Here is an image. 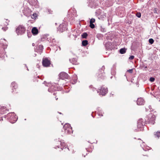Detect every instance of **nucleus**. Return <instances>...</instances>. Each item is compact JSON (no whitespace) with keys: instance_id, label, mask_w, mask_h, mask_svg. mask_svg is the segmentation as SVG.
Here are the masks:
<instances>
[{"instance_id":"nucleus-29","label":"nucleus","mask_w":160,"mask_h":160,"mask_svg":"<svg viewBox=\"0 0 160 160\" xmlns=\"http://www.w3.org/2000/svg\"><path fill=\"white\" fill-rule=\"evenodd\" d=\"M149 80L151 82H152L155 80V78H153L151 77L150 78Z\"/></svg>"},{"instance_id":"nucleus-15","label":"nucleus","mask_w":160,"mask_h":160,"mask_svg":"<svg viewBox=\"0 0 160 160\" xmlns=\"http://www.w3.org/2000/svg\"><path fill=\"white\" fill-rule=\"evenodd\" d=\"M77 58L76 57L72 58L71 63L73 64H76L77 62Z\"/></svg>"},{"instance_id":"nucleus-9","label":"nucleus","mask_w":160,"mask_h":160,"mask_svg":"<svg viewBox=\"0 0 160 160\" xmlns=\"http://www.w3.org/2000/svg\"><path fill=\"white\" fill-rule=\"evenodd\" d=\"M99 91V94L104 95L107 92L108 90L107 88L102 87L100 89Z\"/></svg>"},{"instance_id":"nucleus-10","label":"nucleus","mask_w":160,"mask_h":160,"mask_svg":"<svg viewBox=\"0 0 160 160\" xmlns=\"http://www.w3.org/2000/svg\"><path fill=\"white\" fill-rule=\"evenodd\" d=\"M70 125L69 124H66L63 126V128L65 129V132L67 133H69L70 130Z\"/></svg>"},{"instance_id":"nucleus-14","label":"nucleus","mask_w":160,"mask_h":160,"mask_svg":"<svg viewBox=\"0 0 160 160\" xmlns=\"http://www.w3.org/2000/svg\"><path fill=\"white\" fill-rule=\"evenodd\" d=\"M7 109L5 107H0V114H3L6 113Z\"/></svg>"},{"instance_id":"nucleus-7","label":"nucleus","mask_w":160,"mask_h":160,"mask_svg":"<svg viewBox=\"0 0 160 160\" xmlns=\"http://www.w3.org/2000/svg\"><path fill=\"white\" fill-rule=\"evenodd\" d=\"M145 125V123L142 119H140L139 120L138 122V127L139 128H142Z\"/></svg>"},{"instance_id":"nucleus-13","label":"nucleus","mask_w":160,"mask_h":160,"mask_svg":"<svg viewBox=\"0 0 160 160\" xmlns=\"http://www.w3.org/2000/svg\"><path fill=\"white\" fill-rule=\"evenodd\" d=\"M38 30L36 27H33L32 29V32L33 35H36L38 33Z\"/></svg>"},{"instance_id":"nucleus-4","label":"nucleus","mask_w":160,"mask_h":160,"mask_svg":"<svg viewBox=\"0 0 160 160\" xmlns=\"http://www.w3.org/2000/svg\"><path fill=\"white\" fill-rule=\"evenodd\" d=\"M50 64V61L47 58H43L42 61V64L44 67H48Z\"/></svg>"},{"instance_id":"nucleus-6","label":"nucleus","mask_w":160,"mask_h":160,"mask_svg":"<svg viewBox=\"0 0 160 160\" xmlns=\"http://www.w3.org/2000/svg\"><path fill=\"white\" fill-rule=\"evenodd\" d=\"M66 25L64 24H62L60 25L59 28H58V30L60 32H62L66 29Z\"/></svg>"},{"instance_id":"nucleus-22","label":"nucleus","mask_w":160,"mask_h":160,"mask_svg":"<svg viewBox=\"0 0 160 160\" xmlns=\"http://www.w3.org/2000/svg\"><path fill=\"white\" fill-rule=\"evenodd\" d=\"M88 35L87 33H83L82 35V38H86Z\"/></svg>"},{"instance_id":"nucleus-30","label":"nucleus","mask_w":160,"mask_h":160,"mask_svg":"<svg viewBox=\"0 0 160 160\" xmlns=\"http://www.w3.org/2000/svg\"><path fill=\"white\" fill-rule=\"evenodd\" d=\"M134 56H133V55H132V56H130L129 57V59H130V60H132V59H134Z\"/></svg>"},{"instance_id":"nucleus-17","label":"nucleus","mask_w":160,"mask_h":160,"mask_svg":"<svg viewBox=\"0 0 160 160\" xmlns=\"http://www.w3.org/2000/svg\"><path fill=\"white\" fill-rule=\"evenodd\" d=\"M73 82H72V84H74L77 82V77L76 75H73Z\"/></svg>"},{"instance_id":"nucleus-1","label":"nucleus","mask_w":160,"mask_h":160,"mask_svg":"<svg viewBox=\"0 0 160 160\" xmlns=\"http://www.w3.org/2000/svg\"><path fill=\"white\" fill-rule=\"evenodd\" d=\"M8 117L10 118V122L12 123H14L17 120V117L13 112L8 113Z\"/></svg>"},{"instance_id":"nucleus-8","label":"nucleus","mask_w":160,"mask_h":160,"mask_svg":"<svg viewBox=\"0 0 160 160\" xmlns=\"http://www.w3.org/2000/svg\"><path fill=\"white\" fill-rule=\"evenodd\" d=\"M59 77L61 79H64L68 78V74L65 72H62L60 73Z\"/></svg>"},{"instance_id":"nucleus-2","label":"nucleus","mask_w":160,"mask_h":160,"mask_svg":"<svg viewBox=\"0 0 160 160\" xmlns=\"http://www.w3.org/2000/svg\"><path fill=\"white\" fill-rule=\"evenodd\" d=\"M155 116L152 113L149 114L148 116V121L149 123L152 124H154L155 123Z\"/></svg>"},{"instance_id":"nucleus-35","label":"nucleus","mask_w":160,"mask_h":160,"mask_svg":"<svg viewBox=\"0 0 160 160\" xmlns=\"http://www.w3.org/2000/svg\"><path fill=\"white\" fill-rule=\"evenodd\" d=\"M75 12H76V11H75V10H74V12H73V13H74V14H73V15H74V14H75Z\"/></svg>"},{"instance_id":"nucleus-24","label":"nucleus","mask_w":160,"mask_h":160,"mask_svg":"<svg viewBox=\"0 0 160 160\" xmlns=\"http://www.w3.org/2000/svg\"><path fill=\"white\" fill-rule=\"evenodd\" d=\"M37 17V14L36 13H34L33 14V15H32L31 18L33 19H36Z\"/></svg>"},{"instance_id":"nucleus-36","label":"nucleus","mask_w":160,"mask_h":160,"mask_svg":"<svg viewBox=\"0 0 160 160\" xmlns=\"http://www.w3.org/2000/svg\"><path fill=\"white\" fill-rule=\"evenodd\" d=\"M94 89V90H93V91H94V90H96V89L94 88V89Z\"/></svg>"},{"instance_id":"nucleus-37","label":"nucleus","mask_w":160,"mask_h":160,"mask_svg":"<svg viewBox=\"0 0 160 160\" xmlns=\"http://www.w3.org/2000/svg\"><path fill=\"white\" fill-rule=\"evenodd\" d=\"M58 99V98H56V100H57Z\"/></svg>"},{"instance_id":"nucleus-5","label":"nucleus","mask_w":160,"mask_h":160,"mask_svg":"<svg viewBox=\"0 0 160 160\" xmlns=\"http://www.w3.org/2000/svg\"><path fill=\"white\" fill-rule=\"evenodd\" d=\"M23 12L26 16H28L31 14V10L28 8H26L23 10Z\"/></svg>"},{"instance_id":"nucleus-21","label":"nucleus","mask_w":160,"mask_h":160,"mask_svg":"<svg viewBox=\"0 0 160 160\" xmlns=\"http://www.w3.org/2000/svg\"><path fill=\"white\" fill-rule=\"evenodd\" d=\"M126 50L125 48H122L120 50V52L121 54H124L125 53Z\"/></svg>"},{"instance_id":"nucleus-31","label":"nucleus","mask_w":160,"mask_h":160,"mask_svg":"<svg viewBox=\"0 0 160 160\" xmlns=\"http://www.w3.org/2000/svg\"><path fill=\"white\" fill-rule=\"evenodd\" d=\"M12 86H13L14 87H16V83L15 82H12Z\"/></svg>"},{"instance_id":"nucleus-28","label":"nucleus","mask_w":160,"mask_h":160,"mask_svg":"<svg viewBox=\"0 0 160 160\" xmlns=\"http://www.w3.org/2000/svg\"><path fill=\"white\" fill-rule=\"evenodd\" d=\"M136 16L138 18H140L141 17V14L140 12H137L136 14Z\"/></svg>"},{"instance_id":"nucleus-27","label":"nucleus","mask_w":160,"mask_h":160,"mask_svg":"<svg viewBox=\"0 0 160 160\" xmlns=\"http://www.w3.org/2000/svg\"><path fill=\"white\" fill-rule=\"evenodd\" d=\"M95 22V19L93 18H92L91 19L90 21V23H93Z\"/></svg>"},{"instance_id":"nucleus-38","label":"nucleus","mask_w":160,"mask_h":160,"mask_svg":"<svg viewBox=\"0 0 160 160\" xmlns=\"http://www.w3.org/2000/svg\"><path fill=\"white\" fill-rule=\"evenodd\" d=\"M3 40H4V41H5V39H3Z\"/></svg>"},{"instance_id":"nucleus-12","label":"nucleus","mask_w":160,"mask_h":160,"mask_svg":"<svg viewBox=\"0 0 160 160\" xmlns=\"http://www.w3.org/2000/svg\"><path fill=\"white\" fill-rule=\"evenodd\" d=\"M105 47L107 50H111L113 47L112 46V44L110 42H108L105 44Z\"/></svg>"},{"instance_id":"nucleus-19","label":"nucleus","mask_w":160,"mask_h":160,"mask_svg":"<svg viewBox=\"0 0 160 160\" xmlns=\"http://www.w3.org/2000/svg\"><path fill=\"white\" fill-rule=\"evenodd\" d=\"M154 135L155 137L159 138L160 137V131L155 133Z\"/></svg>"},{"instance_id":"nucleus-33","label":"nucleus","mask_w":160,"mask_h":160,"mask_svg":"<svg viewBox=\"0 0 160 160\" xmlns=\"http://www.w3.org/2000/svg\"><path fill=\"white\" fill-rule=\"evenodd\" d=\"M38 47L39 48H40L41 49H43V46L42 45H40L38 46Z\"/></svg>"},{"instance_id":"nucleus-23","label":"nucleus","mask_w":160,"mask_h":160,"mask_svg":"<svg viewBox=\"0 0 160 160\" xmlns=\"http://www.w3.org/2000/svg\"><path fill=\"white\" fill-rule=\"evenodd\" d=\"M32 5H35L37 3V0H31L30 1Z\"/></svg>"},{"instance_id":"nucleus-16","label":"nucleus","mask_w":160,"mask_h":160,"mask_svg":"<svg viewBox=\"0 0 160 160\" xmlns=\"http://www.w3.org/2000/svg\"><path fill=\"white\" fill-rule=\"evenodd\" d=\"M105 69V67L104 66H103L101 69V70H102V75H99V76H100V77L101 78H102V76H103V77H104V74H105V73H104V70Z\"/></svg>"},{"instance_id":"nucleus-26","label":"nucleus","mask_w":160,"mask_h":160,"mask_svg":"<svg viewBox=\"0 0 160 160\" xmlns=\"http://www.w3.org/2000/svg\"><path fill=\"white\" fill-rule=\"evenodd\" d=\"M90 26L92 28H93L95 27V25L93 23H90Z\"/></svg>"},{"instance_id":"nucleus-34","label":"nucleus","mask_w":160,"mask_h":160,"mask_svg":"<svg viewBox=\"0 0 160 160\" xmlns=\"http://www.w3.org/2000/svg\"><path fill=\"white\" fill-rule=\"evenodd\" d=\"M7 27L5 28H2V29L4 31H5L7 29Z\"/></svg>"},{"instance_id":"nucleus-25","label":"nucleus","mask_w":160,"mask_h":160,"mask_svg":"<svg viewBox=\"0 0 160 160\" xmlns=\"http://www.w3.org/2000/svg\"><path fill=\"white\" fill-rule=\"evenodd\" d=\"M149 42L151 44H152L154 42V40L152 38L149 39Z\"/></svg>"},{"instance_id":"nucleus-3","label":"nucleus","mask_w":160,"mask_h":160,"mask_svg":"<svg viewBox=\"0 0 160 160\" xmlns=\"http://www.w3.org/2000/svg\"><path fill=\"white\" fill-rule=\"evenodd\" d=\"M16 31L18 35L24 33L25 29L22 26L20 25L17 28Z\"/></svg>"},{"instance_id":"nucleus-18","label":"nucleus","mask_w":160,"mask_h":160,"mask_svg":"<svg viewBox=\"0 0 160 160\" xmlns=\"http://www.w3.org/2000/svg\"><path fill=\"white\" fill-rule=\"evenodd\" d=\"M106 13H103L99 17V18L101 19H103L106 18Z\"/></svg>"},{"instance_id":"nucleus-32","label":"nucleus","mask_w":160,"mask_h":160,"mask_svg":"<svg viewBox=\"0 0 160 160\" xmlns=\"http://www.w3.org/2000/svg\"><path fill=\"white\" fill-rule=\"evenodd\" d=\"M132 69H129L128 70V72H129L130 73H132Z\"/></svg>"},{"instance_id":"nucleus-20","label":"nucleus","mask_w":160,"mask_h":160,"mask_svg":"<svg viewBox=\"0 0 160 160\" xmlns=\"http://www.w3.org/2000/svg\"><path fill=\"white\" fill-rule=\"evenodd\" d=\"M88 44V41L87 40H83L82 42V44L83 46H86Z\"/></svg>"},{"instance_id":"nucleus-11","label":"nucleus","mask_w":160,"mask_h":160,"mask_svg":"<svg viewBox=\"0 0 160 160\" xmlns=\"http://www.w3.org/2000/svg\"><path fill=\"white\" fill-rule=\"evenodd\" d=\"M144 102V100L142 98H139L138 99L137 104L139 105H141L143 104Z\"/></svg>"}]
</instances>
